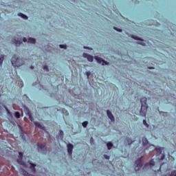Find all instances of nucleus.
I'll list each match as a JSON object with an SVG mask.
<instances>
[{
	"label": "nucleus",
	"instance_id": "24",
	"mask_svg": "<svg viewBox=\"0 0 176 176\" xmlns=\"http://www.w3.org/2000/svg\"><path fill=\"white\" fill-rule=\"evenodd\" d=\"M87 124H89V122L87 121H85L82 122V127H85L86 129V127H87Z\"/></svg>",
	"mask_w": 176,
	"mask_h": 176
},
{
	"label": "nucleus",
	"instance_id": "20",
	"mask_svg": "<svg viewBox=\"0 0 176 176\" xmlns=\"http://www.w3.org/2000/svg\"><path fill=\"white\" fill-rule=\"evenodd\" d=\"M28 42V43H35L36 40L33 38H29Z\"/></svg>",
	"mask_w": 176,
	"mask_h": 176
},
{
	"label": "nucleus",
	"instance_id": "28",
	"mask_svg": "<svg viewBox=\"0 0 176 176\" xmlns=\"http://www.w3.org/2000/svg\"><path fill=\"white\" fill-rule=\"evenodd\" d=\"M169 176H176V170L172 171Z\"/></svg>",
	"mask_w": 176,
	"mask_h": 176
},
{
	"label": "nucleus",
	"instance_id": "23",
	"mask_svg": "<svg viewBox=\"0 0 176 176\" xmlns=\"http://www.w3.org/2000/svg\"><path fill=\"white\" fill-rule=\"evenodd\" d=\"M155 166V162L151 163V164H146L144 166V168H146V167H148V166Z\"/></svg>",
	"mask_w": 176,
	"mask_h": 176
},
{
	"label": "nucleus",
	"instance_id": "8",
	"mask_svg": "<svg viewBox=\"0 0 176 176\" xmlns=\"http://www.w3.org/2000/svg\"><path fill=\"white\" fill-rule=\"evenodd\" d=\"M83 57L85 58H87L88 61H89L90 63H93V60H94L93 56L91 55H89L88 54L84 53L83 54Z\"/></svg>",
	"mask_w": 176,
	"mask_h": 176
},
{
	"label": "nucleus",
	"instance_id": "33",
	"mask_svg": "<svg viewBox=\"0 0 176 176\" xmlns=\"http://www.w3.org/2000/svg\"><path fill=\"white\" fill-rule=\"evenodd\" d=\"M104 159H107V160H109V159H110V157L108 155H104Z\"/></svg>",
	"mask_w": 176,
	"mask_h": 176
},
{
	"label": "nucleus",
	"instance_id": "40",
	"mask_svg": "<svg viewBox=\"0 0 176 176\" xmlns=\"http://www.w3.org/2000/svg\"><path fill=\"white\" fill-rule=\"evenodd\" d=\"M4 108H5L6 111L7 112L9 111V109H8V108L6 107V106H4Z\"/></svg>",
	"mask_w": 176,
	"mask_h": 176
},
{
	"label": "nucleus",
	"instance_id": "26",
	"mask_svg": "<svg viewBox=\"0 0 176 176\" xmlns=\"http://www.w3.org/2000/svg\"><path fill=\"white\" fill-rule=\"evenodd\" d=\"M158 156H160V154L162 153V148H157L156 149Z\"/></svg>",
	"mask_w": 176,
	"mask_h": 176
},
{
	"label": "nucleus",
	"instance_id": "4",
	"mask_svg": "<svg viewBox=\"0 0 176 176\" xmlns=\"http://www.w3.org/2000/svg\"><path fill=\"white\" fill-rule=\"evenodd\" d=\"M37 149L41 153H46V145L43 144H37Z\"/></svg>",
	"mask_w": 176,
	"mask_h": 176
},
{
	"label": "nucleus",
	"instance_id": "30",
	"mask_svg": "<svg viewBox=\"0 0 176 176\" xmlns=\"http://www.w3.org/2000/svg\"><path fill=\"white\" fill-rule=\"evenodd\" d=\"M137 43L138 44V45H142V46H145V43H144V42H142V41H140V42H137Z\"/></svg>",
	"mask_w": 176,
	"mask_h": 176
},
{
	"label": "nucleus",
	"instance_id": "18",
	"mask_svg": "<svg viewBox=\"0 0 176 176\" xmlns=\"http://www.w3.org/2000/svg\"><path fill=\"white\" fill-rule=\"evenodd\" d=\"M131 37L133 38V39H135V41H144L137 36L131 35Z\"/></svg>",
	"mask_w": 176,
	"mask_h": 176
},
{
	"label": "nucleus",
	"instance_id": "17",
	"mask_svg": "<svg viewBox=\"0 0 176 176\" xmlns=\"http://www.w3.org/2000/svg\"><path fill=\"white\" fill-rule=\"evenodd\" d=\"M107 149L110 151V149H112V146H113V144H112V142H109L107 144Z\"/></svg>",
	"mask_w": 176,
	"mask_h": 176
},
{
	"label": "nucleus",
	"instance_id": "43",
	"mask_svg": "<svg viewBox=\"0 0 176 176\" xmlns=\"http://www.w3.org/2000/svg\"><path fill=\"white\" fill-rule=\"evenodd\" d=\"M23 140H25V137H24L23 135L22 136Z\"/></svg>",
	"mask_w": 176,
	"mask_h": 176
},
{
	"label": "nucleus",
	"instance_id": "7",
	"mask_svg": "<svg viewBox=\"0 0 176 176\" xmlns=\"http://www.w3.org/2000/svg\"><path fill=\"white\" fill-rule=\"evenodd\" d=\"M95 60H96L97 63L98 64H102V65H108L109 63L102 60V58L98 57V56H95Z\"/></svg>",
	"mask_w": 176,
	"mask_h": 176
},
{
	"label": "nucleus",
	"instance_id": "44",
	"mask_svg": "<svg viewBox=\"0 0 176 176\" xmlns=\"http://www.w3.org/2000/svg\"><path fill=\"white\" fill-rule=\"evenodd\" d=\"M94 140L93 138H91V142H93Z\"/></svg>",
	"mask_w": 176,
	"mask_h": 176
},
{
	"label": "nucleus",
	"instance_id": "9",
	"mask_svg": "<svg viewBox=\"0 0 176 176\" xmlns=\"http://www.w3.org/2000/svg\"><path fill=\"white\" fill-rule=\"evenodd\" d=\"M107 115L109 119H110V120H111V122H115V117H113V115L112 114V112H111V111L107 110Z\"/></svg>",
	"mask_w": 176,
	"mask_h": 176
},
{
	"label": "nucleus",
	"instance_id": "31",
	"mask_svg": "<svg viewBox=\"0 0 176 176\" xmlns=\"http://www.w3.org/2000/svg\"><path fill=\"white\" fill-rule=\"evenodd\" d=\"M60 49H67V45H60Z\"/></svg>",
	"mask_w": 176,
	"mask_h": 176
},
{
	"label": "nucleus",
	"instance_id": "13",
	"mask_svg": "<svg viewBox=\"0 0 176 176\" xmlns=\"http://www.w3.org/2000/svg\"><path fill=\"white\" fill-rule=\"evenodd\" d=\"M34 123L36 127L41 129V130H45V126L41 124V123H39L38 122H34Z\"/></svg>",
	"mask_w": 176,
	"mask_h": 176
},
{
	"label": "nucleus",
	"instance_id": "6",
	"mask_svg": "<svg viewBox=\"0 0 176 176\" xmlns=\"http://www.w3.org/2000/svg\"><path fill=\"white\" fill-rule=\"evenodd\" d=\"M135 170L136 171H139V170L141 168V167H142V160H141V158L138 159L135 162Z\"/></svg>",
	"mask_w": 176,
	"mask_h": 176
},
{
	"label": "nucleus",
	"instance_id": "12",
	"mask_svg": "<svg viewBox=\"0 0 176 176\" xmlns=\"http://www.w3.org/2000/svg\"><path fill=\"white\" fill-rule=\"evenodd\" d=\"M12 42L15 43L16 46H20L23 41L21 40H19V38H12Z\"/></svg>",
	"mask_w": 176,
	"mask_h": 176
},
{
	"label": "nucleus",
	"instance_id": "42",
	"mask_svg": "<svg viewBox=\"0 0 176 176\" xmlns=\"http://www.w3.org/2000/svg\"><path fill=\"white\" fill-rule=\"evenodd\" d=\"M31 69H34V66L30 67Z\"/></svg>",
	"mask_w": 176,
	"mask_h": 176
},
{
	"label": "nucleus",
	"instance_id": "37",
	"mask_svg": "<svg viewBox=\"0 0 176 176\" xmlns=\"http://www.w3.org/2000/svg\"><path fill=\"white\" fill-rule=\"evenodd\" d=\"M23 42H27V38L24 37V38H23Z\"/></svg>",
	"mask_w": 176,
	"mask_h": 176
},
{
	"label": "nucleus",
	"instance_id": "38",
	"mask_svg": "<svg viewBox=\"0 0 176 176\" xmlns=\"http://www.w3.org/2000/svg\"><path fill=\"white\" fill-rule=\"evenodd\" d=\"M148 69H155V67H148Z\"/></svg>",
	"mask_w": 176,
	"mask_h": 176
},
{
	"label": "nucleus",
	"instance_id": "32",
	"mask_svg": "<svg viewBox=\"0 0 176 176\" xmlns=\"http://www.w3.org/2000/svg\"><path fill=\"white\" fill-rule=\"evenodd\" d=\"M86 75H87V78H89V76H90V75H91V72H86Z\"/></svg>",
	"mask_w": 176,
	"mask_h": 176
},
{
	"label": "nucleus",
	"instance_id": "35",
	"mask_svg": "<svg viewBox=\"0 0 176 176\" xmlns=\"http://www.w3.org/2000/svg\"><path fill=\"white\" fill-rule=\"evenodd\" d=\"M3 108H2V106L0 105V116L2 115V110Z\"/></svg>",
	"mask_w": 176,
	"mask_h": 176
},
{
	"label": "nucleus",
	"instance_id": "19",
	"mask_svg": "<svg viewBox=\"0 0 176 176\" xmlns=\"http://www.w3.org/2000/svg\"><path fill=\"white\" fill-rule=\"evenodd\" d=\"M5 60V55L0 56V65H2L3 60Z\"/></svg>",
	"mask_w": 176,
	"mask_h": 176
},
{
	"label": "nucleus",
	"instance_id": "14",
	"mask_svg": "<svg viewBox=\"0 0 176 176\" xmlns=\"http://www.w3.org/2000/svg\"><path fill=\"white\" fill-rule=\"evenodd\" d=\"M125 142H126V144H128V145H131V144H133V142H134V141H133V140H131V138H130L129 137H127L125 139Z\"/></svg>",
	"mask_w": 176,
	"mask_h": 176
},
{
	"label": "nucleus",
	"instance_id": "2",
	"mask_svg": "<svg viewBox=\"0 0 176 176\" xmlns=\"http://www.w3.org/2000/svg\"><path fill=\"white\" fill-rule=\"evenodd\" d=\"M11 63L13 67H21V65L25 64L24 59L20 58L16 55H14L11 58Z\"/></svg>",
	"mask_w": 176,
	"mask_h": 176
},
{
	"label": "nucleus",
	"instance_id": "15",
	"mask_svg": "<svg viewBox=\"0 0 176 176\" xmlns=\"http://www.w3.org/2000/svg\"><path fill=\"white\" fill-rule=\"evenodd\" d=\"M18 16H19L20 17H21L22 19H23L24 20H28V16H27V15L20 12L18 14Z\"/></svg>",
	"mask_w": 176,
	"mask_h": 176
},
{
	"label": "nucleus",
	"instance_id": "41",
	"mask_svg": "<svg viewBox=\"0 0 176 176\" xmlns=\"http://www.w3.org/2000/svg\"><path fill=\"white\" fill-rule=\"evenodd\" d=\"M7 113H8V115H12V113L10 112V111H8L7 112Z\"/></svg>",
	"mask_w": 176,
	"mask_h": 176
},
{
	"label": "nucleus",
	"instance_id": "5",
	"mask_svg": "<svg viewBox=\"0 0 176 176\" xmlns=\"http://www.w3.org/2000/svg\"><path fill=\"white\" fill-rule=\"evenodd\" d=\"M19 158L17 159V162L19 163V164H21V166H24V167H27V164H25L24 163V162H23V153L19 152Z\"/></svg>",
	"mask_w": 176,
	"mask_h": 176
},
{
	"label": "nucleus",
	"instance_id": "34",
	"mask_svg": "<svg viewBox=\"0 0 176 176\" xmlns=\"http://www.w3.org/2000/svg\"><path fill=\"white\" fill-rule=\"evenodd\" d=\"M165 157L164 154H162L160 160H164Z\"/></svg>",
	"mask_w": 176,
	"mask_h": 176
},
{
	"label": "nucleus",
	"instance_id": "21",
	"mask_svg": "<svg viewBox=\"0 0 176 176\" xmlns=\"http://www.w3.org/2000/svg\"><path fill=\"white\" fill-rule=\"evenodd\" d=\"M64 135V132L63 131H60L59 132V135L58 136V138L60 137V138H61V140H63V136Z\"/></svg>",
	"mask_w": 176,
	"mask_h": 176
},
{
	"label": "nucleus",
	"instance_id": "1",
	"mask_svg": "<svg viewBox=\"0 0 176 176\" xmlns=\"http://www.w3.org/2000/svg\"><path fill=\"white\" fill-rule=\"evenodd\" d=\"M146 101L147 99L146 97L142 98L140 99V102L142 104V107L140 111V116H146V112H148V104H146Z\"/></svg>",
	"mask_w": 176,
	"mask_h": 176
},
{
	"label": "nucleus",
	"instance_id": "3",
	"mask_svg": "<svg viewBox=\"0 0 176 176\" xmlns=\"http://www.w3.org/2000/svg\"><path fill=\"white\" fill-rule=\"evenodd\" d=\"M23 111H24L25 115H27V116H28L31 122H34V118H32V113H31L30 109L27 106L23 105Z\"/></svg>",
	"mask_w": 176,
	"mask_h": 176
},
{
	"label": "nucleus",
	"instance_id": "11",
	"mask_svg": "<svg viewBox=\"0 0 176 176\" xmlns=\"http://www.w3.org/2000/svg\"><path fill=\"white\" fill-rule=\"evenodd\" d=\"M28 163H30V164L31 166L30 170H31L32 173H36V169L35 168V167H36V164H33L30 161H29Z\"/></svg>",
	"mask_w": 176,
	"mask_h": 176
},
{
	"label": "nucleus",
	"instance_id": "39",
	"mask_svg": "<svg viewBox=\"0 0 176 176\" xmlns=\"http://www.w3.org/2000/svg\"><path fill=\"white\" fill-rule=\"evenodd\" d=\"M4 108H5L6 111L7 112L9 111V109H8V108L6 107V106H4Z\"/></svg>",
	"mask_w": 176,
	"mask_h": 176
},
{
	"label": "nucleus",
	"instance_id": "29",
	"mask_svg": "<svg viewBox=\"0 0 176 176\" xmlns=\"http://www.w3.org/2000/svg\"><path fill=\"white\" fill-rule=\"evenodd\" d=\"M113 30H115L116 31H118V32H122V29H118V28L116 27H114L113 28Z\"/></svg>",
	"mask_w": 176,
	"mask_h": 176
},
{
	"label": "nucleus",
	"instance_id": "22",
	"mask_svg": "<svg viewBox=\"0 0 176 176\" xmlns=\"http://www.w3.org/2000/svg\"><path fill=\"white\" fill-rule=\"evenodd\" d=\"M14 116H15V118H16V119H19V118H20V113L18 112V111H16L15 113H14Z\"/></svg>",
	"mask_w": 176,
	"mask_h": 176
},
{
	"label": "nucleus",
	"instance_id": "25",
	"mask_svg": "<svg viewBox=\"0 0 176 176\" xmlns=\"http://www.w3.org/2000/svg\"><path fill=\"white\" fill-rule=\"evenodd\" d=\"M43 69L46 71V72H49V67L47 65H44Z\"/></svg>",
	"mask_w": 176,
	"mask_h": 176
},
{
	"label": "nucleus",
	"instance_id": "10",
	"mask_svg": "<svg viewBox=\"0 0 176 176\" xmlns=\"http://www.w3.org/2000/svg\"><path fill=\"white\" fill-rule=\"evenodd\" d=\"M72 151H74V145L69 143L67 144V152L69 155H72Z\"/></svg>",
	"mask_w": 176,
	"mask_h": 176
},
{
	"label": "nucleus",
	"instance_id": "16",
	"mask_svg": "<svg viewBox=\"0 0 176 176\" xmlns=\"http://www.w3.org/2000/svg\"><path fill=\"white\" fill-rule=\"evenodd\" d=\"M148 144H149L148 139H146V138H142V144L144 145V146L148 145Z\"/></svg>",
	"mask_w": 176,
	"mask_h": 176
},
{
	"label": "nucleus",
	"instance_id": "27",
	"mask_svg": "<svg viewBox=\"0 0 176 176\" xmlns=\"http://www.w3.org/2000/svg\"><path fill=\"white\" fill-rule=\"evenodd\" d=\"M143 124H144V126H146V127H149V124H148L146 120H143Z\"/></svg>",
	"mask_w": 176,
	"mask_h": 176
},
{
	"label": "nucleus",
	"instance_id": "36",
	"mask_svg": "<svg viewBox=\"0 0 176 176\" xmlns=\"http://www.w3.org/2000/svg\"><path fill=\"white\" fill-rule=\"evenodd\" d=\"M84 49H89V50H93V49L86 46H84Z\"/></svg>",
	"mask_w": 176,
	"mask_h": 176
}]
</instances>
